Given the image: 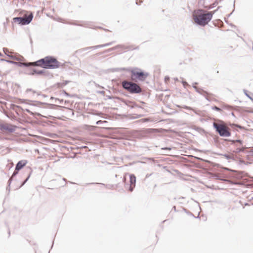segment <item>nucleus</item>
I'll return each instance as SVG.
<instances>
[{
    "label": "nucleus",
    "instance_id": "nucleus-23",
    "mask_svg": "<svg viewBox=\"0 0 253 253\" xmlns=\"http://www.w3.org/2000/svg\"><path fill=\"white\" fill-rule=\"evenodd\" d=\"M134 185H130V186H129V190L130 191V192H132L133 190V188H134Z\"/></svg>",
    "mask_w": 253,
    "mask_h": 253
},
{
    "label": "nucleus",
    "instance_id": "nucleus-18",
    "mask_svg": "<svg viewBox=\"0 0 253 253\" xmlns=\"http://www.w3.org/2000/svg\"><path fill=\"white\" fill-rule=\"evenodd\" d=\"M3 51L4 52V53L7 56V54H9L10 52L9 51V50L6 48H3Z\"/></svg>",
    "mask_w": 253,
    "mask_h": 253
},
{
    "label": "nucleus",
    "instance_id": "nucleus-25",
    "mask_svg": "<svg viewBox=\"0 0 253 253\" xmlns=\"http://www.w3.org/2000/svg\"><path fill=\"white\" fill-rule=\"evenodd\" d=\"M208 94H209V93L206 94V93H203V94H202V95H203L204 96H205L207 100H209V98L207 96V95H208Z\"/></svg>",
    "mask_w": 253,
    "mask_h": 253
},
{
    "label": "nucleus",
    "instance_id": "nucleus-31",
    "mask_svg": "<svg viewBox=\"0 0 253 253\" xmlns=\"http://www.w3.org/2000/svg\"><path fill=\"white\" fill-rule=\"evenodd\" d=\"M163 149L170 150H171V148H170L166 147V148H163Z\"/></svg>",
    "mask_w": 253,
    "mask_h": 253
},
{
    "label": "nucleus",
    "instance_id": "nucleus-28",
    "mask_svg": "<svg viewBox=\"0 0 253 253\" xmlns=\"http://www.w3.org/2000/svg\"><path fill=\"white\" fill-rule=\"evenodd\" d=\"M197 83H195L193 84V87L194 88H195V89L196 90L198 88L195 85L196 84H197Z\"/></svg>",
    "mask_w": 253,
    "mask_h": 253
},
{
    "label": "nucleus",
    "instance_id": "nucleus-30",
    "mask_svg": "<svg viewBox=\"0 0 253 253\" xmlns=\"http://www.w3.org/2000/svg\"><path fill=\"white\" fill-rule=\"evenodd\" d=\"M183 108H185V109H190V110L191 109V108L190 107L186 106H185L184 107H183Z\"/></svg>",
    "mask_w": 253,
    "mask_h": 253
},
{
    "label": "nucleus",
    "instance_id": "nucleus-7",
    "mask_svg": "<svg viewBox=\"0 0 253 253\" xmlns=\"http://www.w3.org/2000/svg\"><path fill=\"white\" fill-rule=\"evenodd\" d=\"M33 18V15H30L27 20H24L22 17H15L13 19V22L17 23L21 25H25L29 24Z\"/></svg>",
    "mask_w": 253,
    "mask_h": 253
},
{
    "label": "nucleus",
    "instance_id": "nucleus-20",
    "mask_svg": "<svg viewBox=\"0 0 253 253\" xmlns=\"http://www.w3.org/2000/svg\"><path fill=\"white\" fill-rule=\"evenodd\" d=\"M244 92L245 93V94H246V95L251 100L253 101V98H252L249 94H248L247 93V91L246 90H244Z\"/></svg>",
    "mask_w": 253,
    "mask_h": 253
},
{
    "label": "nucleus",
    "instance_id": "nucleus-15",
    "mask_svg": "<svg viewBox=\"0 0 253 253\" xmlns=\"http://www.w3.org/2000/svg\"><path fill=\"white\" fill-rule=\"evenodd\" d=\"M18 171L17 170H16V169L15 170V171H14V172L13 173L11 178L9 179V181H8V182H9V185H10V183H11V180L14 177V176H15L17 173H18Z\"/></svg>",
    "mask_w": 253,
    "mask_h": 253
},
{
    "label": "nucleus",
    "instance_id": "nucleus-16",
    "mask_svg": "<svg viewBox=\"0 0 253 253\" xmlns=\"http://www.w3.org/2000/svg\"><path fill=\"white\" fill-rule=\"evenodd\" d=\"M198 93H200V94H203V93H206V94H208V92L203 90L201 88H198L196 90Z\"/></svg>",
    "mask_w": 253,
    "mask_h": 253
},
{
    "label": "nucleus",
    "instance_id": "nucleus-17",
    "mask_svg": "<svg viewBox=\"0 0 253 253\" xmlns=\"http://www.w3.org/2000/svg\"><path fill=\"white\" fill-rule=\"evenodd\" d=\"M245 148H246L245 147H243L241 148H237L235 151V152L236 153H240L241 152H243Z\"/></svg>",
    "mask_w": 253,
    "mask_h": 253
},
{
    "label": "nucleus",
    "instance_id": "nucleus-11",
    "mask_svg": "<svg viewBox=\"0 0 253 253\" xmlns=\"http://www.w3.org/2000/svg\"><path fill=\"white\" fill-rule=\"evenodd\" d=\"M130 185H135L136 177L133 174H130L129 176Z\"/></svg>",
    "mask_w": 253,
    "mask_h": 253
},
{
    "label": "nucleus",
    "instance_id": "nucleus-21",
    "mask_svg": "<svg viewBox=\"0 0 253 253\" xmlns=\"http://www.w3.org/2000/svg\"><path fill=\"white\" fill-rule=\"evenodd\" d=\"M212 109L216 110L217 111H220L221 112L222 111L220 108H218V107H217V106H215L212 107Z\"/></svg>",
    "mask_w": 253,
    "mask_h": 253
},
{
    "label": "nucleus",
    "instance_id": "nucleus-19",
    "mask_svg": "<svg viewBox=\"0 0 253 253\" xmlns=\"http://www.w3.org/2000/svg\"><path fill=\"white\" fill-rule=\"evenodd\" d=\"M7 56H8L9 58H10L12 59L18 60V58L16 57L15 56H13L12 55L7 54Z\"/></svg>",
    "mask_w": 253,
    "mask_h": 253
},
{
    "label": "nucleus",
    "instance_id": "nucleus-6",
    "mask_svg": "<svg viewBox=\"0 0 253 253\" xmlns=\"http://www.w3.org/2000/svg\"><path fill=\"white\" fill-rule=\"evenodd\" d=\"M200 3L209 9L214 7L217 4L216 0H200Z\"/></svg>",
    "mask_w": 253,
    "mask_h": 253
},
{
    "label": "nucleus",
    "instance_id": "nucleus-9",
    "mask_svg": "<svg viewBox=\"0 0 253 253\" xmlns=\"http://www.w3.org/2000/svg\"><path fill=\"white\" fill-rule=\"evenodd\" d=\"M27 164V161L25 160L20 161L16 165V170L18 171L21 169Z\"/></svg>",
    "mask_w": 253,
    "mask_h": 253
},
{
    "label": "nucleus",
    "instance_id": "nucleus-4",
    "mask_svg": "<svg viewBox=\"0 0 253 253\" xmlns=\"http://www.w3.org/2000/svg\"><path fill=\"white\" fill-rule=\"evenodd\" d=\"M213 126L221 136L229 137L230 136L231 133L228 127L224 125L214 123Z\"/></svg>",
    "mask_w": 253,
    "mask_h": 253
},
{
    "label": "nucleus",
    "instance_id": "nucleus-10",
    "mask_svg": "<svg viewBox=\"0 0 253 253\" xmlns=\"http://www.w3.org/2000/svg\"><path fill=\"white\" fill-rule=\"evenodd\" d=\"M112 43L113 42H109V43L104 44H100V45H98L90 46V47H88V48L96 49V48H100V47H105V46H107L111 45L112 44Z\"/></svg>",
    "mask_w": 253,
    "mask_h": 253
},
{
    "label": "nucleus",
    "instance_id": "nucleus-5",
    "mask_svg": "<svg viewBox=\"0 0 253 253\" xmlns=\"http://www.w3.org/2000/svg\"><path fill=\"white\" fill-rule=\"evenodd\" d=\"M131 78L132 80H138L140 81H144L148 77V74L147 73H144L142 71H137L133 70L131 71Z\"/></svg>",
    "mask_w": 253,
    "mask_h": 253
},
{
    "label": "nucleus",
    "instance_id": "nucleus-22",
    "mask_svg": "<svg viewBox=\"0 0 253 253\" xmlns=\"http://www.w3.org/2000/svg\"><path fill=\"white\" fill-rule=\"evenodd\" d=\"M182 83L183 85V86L184 87H186V86H189V84H188V83L186 82H185V81H183L182 82Z\"/></svg>",
    "mask_w": 253,
    "mask_h": 253
},
{
    "label": "nucleus",
    "instance_id": "nucleus-2",
    "mask_svg": "<svg viewBox=\"0 0 253 253\" xmlns=\"http://www.w3.org/2000/svg\"><path fill=\"white\" fill-rule=\"evenodd\" d=\"M217 10L213 12H208L205 13L203 10L199 9L194 10L193 16L194 22L199 25L205 26L211 19L213 14Z\"/></svg>",
    "mask_w": 253,
    "mask_h": 253
},
{
    "label": "nucleus",
    "instance_id": "nucleus-33",
    "mask_svg": "<svg viewBox=\"0 0 253 253\" xmlns=\"http://www.w3.org/2000/svg\"><path fill=\"white\" fill-rule=\"evenodd\" d=\"M2 56V54L0 52V56Z\"/></svg>",
    "mask_w": 253,
    "mask_h": 253
},
{
    "label": "nucleus",
    "instance_id": "nucleus-29",
    "mask_svg": "<svg viewBox=\"0 0 253 253\" xmlns=\"http://www.w3.org/2000/svg\"><path fill=\"white\" fill-rule=\"evenodd\" d=\"M1 61H6L7 62H8V63H13V62L11 61H9V60H5V59H0Z\"/></svg>",
    "mask_w": 253,
    "mask_h": 253
},
{
    "label": "nucleus",
    "instance_id": "nucleus-32",
    "mask_svg": "<svg viewBox=\"0 0 253 253\" xmlns=\"http://www.w3.org/2000/svg\"><path fill=\"white\" fill-rule=\"evenodd\" d=\"M32 91V89H27L26 90V92H28L29 91Z\"/></svg>",
    "mask_w": 253,
    "mask_h": 253
},
{
    "label": "nucleus",
    "instance_id": "nucleus-8",
    "mask_svg": "<svg viewBox=\"0 0 253 253\" xmlns=\"http://www.w3.org/2000/svg\"><path fill=\"white\" fill-rule=\"evenodd\" d=\"M16 127L11 125L6 124H0V129L1 130H6L9 132H13L15 131Z\"/></svg>",
    "mask_w": 253,
    "mask_h": 253
},
{
    "label": "nucleus",
    "instance_id": "nucleus-13",
    "mask_svg": "<svg viewBox=\"0 0 253 253\" xmlns=\"http://www.w3.org/2000/svg\"><path fill=\"white\" fill-rule=\"evenodd\" d=\"M118 48H122L123 49H126V48L125 47V46L122 45H119L116 46L115 47H113L112 48H111L109 49L108 51H112V50H115V49H117Z\"/></svg>",
    "mask_w": 253,
    "mask_h": 253
},
{
    "label": "nucleus",
    "instance_id": "nucleus-12",
    "mask_svg": "<svg viewBox=\"0 0 253 253\" xmlns=\"http://www.w3.org/2000/svg\"><path fill=\"white\" fill-rule=\"evenodd\" d=\"M43 73V70H38L36 69H34L32 71V72L31 73L32 75H34V74H38V75H41Z\"/></svg>",
    "mask_w": 253,
    "mask_h": 253
},
{
    "label": "nucleus",
    "instance_id": "nucleus-3",
    "mask_svg": "<svg viewBox=\"0 0 253 253\" xmlns=\"http://www.w3.org/2000/svg\"><path fill=\"white\" fill-rule=\"evenodd\" d=\"M122 86L124 89L131 93H139L142 91L141 87L137 84L131 82L123 81Z\"/></svg>",
    "mask_w": 253,
    "mask_h": 253
},
{
    "label": "nucleus",
    "instance_id": "nucleus-24",
    "mask_svg": "<svg viewBox=\"0 0 253 253\" xmlns=\"http://www.w3.org/2000/svg\"><path fill=\"white\" fill-rule=\"evenodd\" d=\"M29 176H28V177H27V178H26V179H25V180L23 182V183H22V184L20 186V187H22V186H23V185H24V184H25V183L27 181V180H28V178H29Z\"/></svg>",
    "mask_w": 253,
    "mask_h": 253
},
{
    "label": "nucleus",
    "instance_id": "nucleus-14",
    "mask_svg": "<svg viewBox=\"0 0 253 253\" xmlns=\"http://www.w3.org/2000/svg\"><path fill=\"white\" fill-rule=\"evenodd\" d=\"M30 15H33V13L30 12H27L22 17L24 18V20H27V19L30 16Z\"/></svg>",
    "mask_w": 253,
    "mask_h": 253
},
{
    "label": "nucleus",
    "instance_id": "nucleus-1",
    "mask_svg": "<svg viewBox=\"0 0 253 253\" xmlns=\"http://www.w3.org/2000/svg\"><path fill=\"white\" fill-rule=\"evenodd\" d=\"M25 67L30 66H41L44 68L55 69L59 67L60 63L52 56H46L35 62L24 63Z\"/></svg>",
    "mask_w": 253,
    "mask_h": 253
},
{
    "label": "nucleus",
    "instance_id": "nucleus-34",
    "mask_svg": "<svg viewBox=\"0 0 253 253\" xmlns=\"http://www.w3.org/2000/svg\"><path fill=\"white\" fill-rule=\"evenodd\" d=\"M136 4H138V2L137 1L136 2Z\"/></svg>",
    "mask_w": 253,
    "mask_h": 253
},
{
    "label": "nucleus",
    "instance_id": "nucleus-27",
    "mask_svg": "<svg viewBox=\"0 0 253 253\" xmlns=\"http://www.w3.org/2000/svg\"><path fill=\"white\" fill-rule=\"evenodd\" d=\"M239 142V143H240L241 144H242V140H239H239H234V141H233V143H235V142Z\"/></svg>",
    "mask_w": 253,
    "mask_h": 253
},
{
    "label": "nucleus",
    "instance_id": "nucleus-26",
    "mask_svg": "<svg viewBox=\"0 0 253 253\" xmlns=\"http://www.w3.org/2000/svg\"><path fill=\"white\" fill-rule=\"evenodd\" d=\"M105 121H102L100 120V121H97V122L96 123V124L97 125H100V124H101L102 123H105Z\"/></svg>",
    "mask_w": 253,
    "mask_h": 253
}]
</instances>
